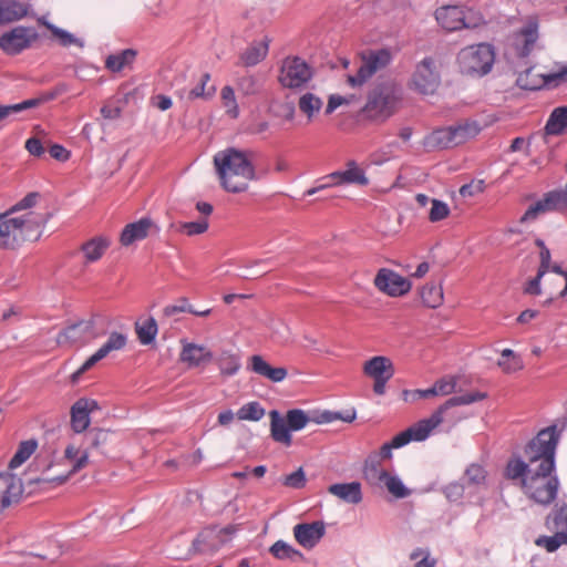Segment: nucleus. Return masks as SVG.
Here are the masks:
<instances>
[{"instance_id": "nucleus-24", "label": "nucleus", "mask_w": 567, "mask_h": 567, "mask_svg": "<svg viewBox=\"0 0 567 567\" xmlns=\"http://www.w3.org/2000/svg\"><path fill=\"white\" fill-rule=\"evenodd\" d=\"M248 369L275 383L284 381L288 374L286 368H274L259 354L250 357Z\"/></svg>"}, {"instance_id": "nucleus-36", "label": "nucleus", "mask_w": 567, "mask_h": 567, "mask_svg": "<svg viewBox=\"0 0 567 567\" xmlns=\"http://www.w3.org/2000/svg\"><path fill=\"white\" fill-rule=\"evenodd\" d=\"M49 31L56 39L59 45L63 48L78 47L80 49H83L85 47L84 39L79 38L70 31L62 29L55 24H49Z\"/></svg>"}, {"instance_id": "nucleus-56", "label": "nucleus", "mask_w": 567, "mask_h": 567, "mask_svg": "<svg viewBox=\"0 0 567 567\" xmlns=\"http://www.w3.org/2000/svg\"><path fill=\"white\" fill-rule=\"evenodd\" d=\"M109 435L110 432L107 430L93 427L89 431L85 439L91 447L99 449L106 443Z\"/></svg>"}, {"instance_id": "nucleus-16", "label": "nucleus", "mask_w": 567, "mask_h": 567, "mask_svg": "<svg viewBox=\"0 0 567 567\" xmlns=\"http://www.w3.org/2000/svg\"><path fill=\"white\" fill-rule=\"evenodd\" d=\"M97 337L99 333L95 331V321L93 319L80 320L60 331L56 337V342L59 344H85Z\"/></svg>"}, {"instance_id": "nucleus-20", "label": "nucleus", "mask_w": 567, "mask_h": 567, "mask_svg": "<svg viewBox=\"0 0 567 567\" xmlns=\"http://www.w3.org/2000/svg\"><path fill=\"white\" fill-rule=\"evenodd\" d=\"M23 492L19 477L11 473H0V513L17 503Z\"/></svg>"}, {"instance_id": "nucleus-7", "label": "nucleus", "mask_w": 567, "mask_h": 567, "mask_svg": "<svg viewBox=\"0 0 567 567\" xmlns=\"http://www.w3.org/2000/svg\"><path fill=\"white\" fill-rule=\"evenodd\" d=\"M237 529L234 525H212L203 528L192 542L189 554L213 555L229 543Z\"/></svg>"}, {"instance_id": "nucleus-3", "label": "nucleus", "mask_w": 567, "mask_h": 567, "mask_svg": "<svg viewBox=\"0 0 567 567\" xmlns=\"http://www.w3.org/2000/svg\"><path fill=\"white\" fill-rule=\"evenodd\" d=\"M0 247L16 248L25 240L40 237L41 221L33 213L17 217H0Z\"/></svg>"}, {"instance_id": "nucleus-59", "label": "nucleus", "mask_w": 567, "mask_h": 567, "mask_svg": "<svg viewBox=\"0 0 567 567\" xmlns=\"http://www.w3.org/2000/svg\"><path fill=\"white\" fill-rule=\"evenodd\" d=\"M456 388V380L454 378H442L437 380L432 389L434 390V395H449L454 392Z\"/></svg>"}, {"instance_id": "nucleus-46", "label": "nucleus", "mask_w": 567, "mask_h": 567, "mask_svg": "<svg viewBox=\"0 0 567 567\" xmlns=\"http://www.w3.org/2000/svg\"><path fill=\"white\" fill-rule=\"evenodd\" d=\"M409 558L415 561L414 567H435L436 558L431 555V550L427 547H416L414 548Z\"/></svg>"}, {"instance_id": "nucleus-14", "label": "nucleus", "mask_w": 567, "mask_h": 567, "mask_svg": "<svg viewBox=\"0 0 567 567\" xmlns=\"http://www.w3.org/2000/svg\"><path fill=\"white\" fill-rule=\"evenodd\" d=\"M398 87L393 83H381L369 94L365 109L375 114H388L398 100Z\"/></svg>"}, {"instance_id": "nucleus-39", "label": "nucleus", "mask_w": 567, "mask_h": 567, "mask_svg": "<svg viewBox=\"0 0 567 567\" xmlns=\"http://www.w3.org/2000/svg\"><path fill=\"white\" fill-rule=\"evenodd\" d=\"M38 442L34 439L22 441L14 455L9 462L10 468H17L21 466L37 450Z\"/></svg>"}, {"instance_id": "nucleus-38", "label": "nucleus", "mask_w": 567, "mask_h": 567, "mask_svg": "<svg viewBox=\"0 0 567 567\" xmlns=\"http://www.w3.org/2000/svg\"><path fill=\"white\" fill-rule=\"evenodd\" d=\"M395 498L403 499L411 495V489L405 486L398 474L388 473L382 481V486Z\"/></svg>"}, {"instance_id": "nucleus-9", "label": "nucleus", "mask_w": 567, "mask_h": 567, "mask_svg": "<svg viewBox=\"0 0 567 567\" xmlns=\"http://www.w3.org/2000/svg\"><path fill=\"white\" fill-rule=\"evenodd\" d=\"M393 54L389 48L370 50L362 55V63L354 75L348 76L351 86H361L377 72L391 64Z\"/></svg>"}, {"instance_id": "nucleus-40", "label": "nucleus", "mask_w": 567, "mask_h": 567, "mask_svg": "<svg viewBox=\"0 0 567 567\" xmlns=\"http://www.w3.org/2000/svg\"><path fill=\"white\" fill-rule=\"evenodd\" d=\"M423 303L429 308H437L443 302V288L434 282L426 284L421 290Z\"/></svg>"}, {"instance_id": "nucleus-2", "label": "nucleus", "mask_w": 567, "mask_h": 567, "mask_svg": "<svg viewBox=\"0 0 567 567\" xmlns=\"http://www.w3.org/2000/svg\"><path fill=\"white\" fill-rule=\"evenodd\" d=\"M256 153L250 150L227 147L214 156V165L223 187L230 193L247 190L246 181L257 178L254 166Z\"/></svg>"}, {"instance_id": "nucleus-53", "label": "nucleus", "mask_w": 567, "mask_h": 567, "mask_svg": "<svg viewBox=\"0 0 567 567\" xmlns=\"http://www.w3.org/2000/svg\"><path fill=\"white\" fill-rule=\"evenodd\" d=\"M431 204L432 207L430 209L429 219L432 223L441 221L450 215V207L445 202L433 198Z\"/></svg>"}, {"instance_id": "nucleus-18", "label": "nucleus", "mask_w": 567, "mask_h": 567, "mask_svg": "<svg viewBox=\"0 0 567 567\" xmlns=\"http://www.w3.org/2000/svg\"><path fill=\"white\" fill-rule=\"evenodd\" d=\"M97 401L81 398L71 406V427L80 434L87 430L91 424V413L99 410Z\"/></svg>"}, {"instance_id": "nucleus-41", "label": "nucleus", "mask_w": 567, "mask_h": 567, "mask_svg": "<svg viewBox=\"0 0 567 567\" xmlns=\"http://www.w3.org/2000/svg\"><path fill=\"white\" fill-rule=\"evenodd\" d=\"M265 409L257 401L244 404L237 411V417L243 421H260L265 415Z\"/></svg>"}, {"instance_id": "nucleus-47", "label": "nucleus", "mask_w": 567, "mask_h": 567, "mask_svg": "<svg viewBox=\"0 0 567 567\" xmlns=\"http://www.w3.org/2000/svg\"><path fill=\"white\" fill-rule=\"evenodd\" d=\"M286 421L291 432H297L307 426V424L310 422V417L301 409H291L287 411Z\"/></svg>"}, {"instance_id": "nucleus-30", "label": "nucleus", "mask_w": 567, "mask_h": 567, "mask_svg": "<svg viewBox=\"0 0 567 567\" xmlns=\"http://www.w3.org/2000/svg\"><path fill=\"white\" fill-rule=\"evenodd\" d=\"M268 50H269V40L268 39H264L261 41H254L241 53L240 59L246 66H255L267 56Z\"/></svg>"}, {"instance_id": "nucleus-10", "label": "nucleus", "mask_w": 567, "mask_h": 567, "mask_svg": "<svg viewBox=\"0 0 567 567\" xmlns=\"http://www.w3.org/2000/svg\"><path fill=\"white\" fill-rule=\"evenodd\" d=\"M440 84L441 75L436 69L434 59L425 56L415 66L411 78V89L422 95H431L436 92Z\"/></svg>"}, {"instance_id": "nucleus-28", "label": "nucleus", "mask_w": 567, "mask_h": 567, "mask_svg": "<svg viewBox=\"0 0 567 567\" xmlns=\"http://www.w3.org/2000/svg\"><path fill=\"white\" fill-rule=\"evenodd\" d=\"M389 472L380 465L378 454H370L363 462L362 475L370 486L381 487L382 481Z\"/></svg>"}, {"instance_id": "nucleus-26", "label": "nucleus", "mask_w": 567, "mask_h": 567, "mask_svg": "<svg viewBox=\"0 0 567 567\" xmlns=\"http://www.w3.org/2000/svg\"><path fill=\"white\" fill-rule=\"evenodd\" d=\"M328 492L351 505H357L363 499L362 485L358 481L331 484L328 487Z\"/></svg>"}, {"instance_id": "nucleus-8", "label": "nucleus", "mask_w": 567, "mask_h": 567, "mask_svg": "<svg viewBox=\"0 0 567 567\" xmlns=\"http://www.w3.org/2000/svg\"><path fill=\"white\" fill-rule=\"evenodd\" d=\"M476 128L466 123L434 130L423 140V146L427 151L444 150L464 143L475 135Z\"/></svg>"}, {"instance_id": "nucleus-58", "label": "nucleus", "mask_w": 567, "mask_h": 567, "mask_svg": "<svg viewBox=\"0 0 567 567\" xmlns=\"http://www.w3.org/2000/svg\"><path fill=\"white\" fill-rule=\"evenodd\" d=\"M87 460H89L87 453L86 452L82 453L80 456H78L74 460L72 468L66 474L52 477L49 481L56 482L59 484L64 483L72 474H74L75 472L83 468L85 466V464L87 463Z\"/></svg>"}, {"instance_id": "nucleus-32", "label": "nucleus", "mask_w": 567, "mask_h": 567, "mask_svg": "<svg viewBox=\"0 0 567 567\" xmlns=\"http://www.w3.org/2000/svg\"><path fill=\"white\" fill-rule=\"evenodd\" d=\"M567 130V106H559L550 113L545 131L548 135H560Z\"/></svg>"}, {"instance_id": "nucleus-34", "label": "nucleus", "mask_w": 567, "mask_h": 567, "mask_svg": "<svg viewBox=\"0 0 567 567\" xmlns=\"http://www.w3.org/2000/svg\"><path fill=\"white\" fill-rule=\"evenodd\" d=\"M135 330L138 341L144 346H148L155 341L158 332V326L156 320L153 317H150L145 320L136 321Z\"/></svg>"}, {"instance_id": "nucleus-31", "label": "nucleus", "mask_w": 567, "mask_h": 567, "mask_svg": "<svg viewBox=\"0 0 567 567\" xmlns=\"http://www.w3.org/2000/svg\"><path fill=\"white\" fill-rule=\"evenodd\" d=\"M137 56V51L134 49H125L118 53L110 54L105 59V68L113 72L118 73L125 66L132 64Z\"/></svg>"}, {"instance_id": "nucleus-37", "label": "nucleus", "mask_w": 567, "mask_h": 567, "mask_svg": "<svg viewBox=\"0 0 567 567\" xmlns=\"http://www.w3.org/2000/svg\"><path fill=\"white\" fill-rule=\"evenodd\" d=\"M269 553L279 560H296L303 558V555L299 549L295 548L292 545L281 539L275 542L270 546Z\"/></svg>"}, {"instance_id": "nucleus-29", "label": "nucleus", "mask_w": 567, "mask_h": 567, "mask_svg": "<svg viewBox=\"0 0 567 567\" xmlns=\"http://www.w3.org/2000/svg\"><path fill=\"white\" fill-rule=\"evenodd\" d=\"M270 433L275 442L290 446L292 443L291 430L278 410H271L270 413Z\"/></svg>"}, {"instance_id": "nucleus-62", "label": "nucleus", "mask_w": 567, "mask_h": 567, "mask_svg": "<svg viewBox=\"0 0 567 567\" xmlns=\"http://www.w3.org/2000/svg\"><path fill=\"white\" fill-rule=\"evenodd\" d=\"M546 275L540 270H537V274L534 278L529 279L523 288L525 295L529 296H539L542 293V279Z\"/></svg>"}, {"instance_id": "nucleus-64", "label": "nucleus", "mask_w": 567, "mask_h": 567, "mask_svg": "<svg viewBox=\"0 0 567 567\" xmlns=\"http://www.w3.org/2000/svg\"><path fill=\"white\" fill-rule=\"evenodd\" d=\"M193 311V306L188 302L187 298H181L176 305H168L164 308V315L172 317L176 313Z\"/></svg>"}, {"instance_id": "nucleus-55", "label": "nucleus", "mask_w": 567, "mask_h": 567, "mask_svg": "<svg viewBox=\"0 0 567 567\" xmlns=\"http://www.w3.org/2000/svg\"><path fill=\"white\" fill-rule=\"evenodd\" d=\"M210 80L209 73H204L198 82L188 93V97L190 100H195L198 97H209L214 94L215 89L212 87V90L206 91V85L208 81Z\"/></svg>"}, {"instance_id": "nucleus-33", "label": "nucleus", "mask_w": 567, "mask_h": 567, "mask_svg": "<svg viewBox=\"0 0 567 567\" xmlns=\"http://www.w3.org/2000/svg\"><path fill=\"white\" fill-rule=\"evenodd\" d=\"M544 81H538L532 87L557 89L567 83V64H558L557 68L543 74Z\"/></svg>"}, {"instance_id": "nucleus-12", "label": "nucleus", "mask_w": 567, "mask_h": 567, "mask_svg": "<svg viewBox=\"0 0 567 567\" xmlns=\"http://www.w3.org/2000/svg\"><path fill=\"white\" fill-rule=\"evenodd\" d=\"M363 373L373 380V392L377 395H384L386 383L395 373L392 360L385 355H375L367 360L362 367Z\"/></svg>"}, {"instance_id": "nucleus-52", "label": "nucleus", "mask_w": 567, "mask_h": 567, "mask_svg": "<svg viewBox=\"0 0 567 567\" xmlns=\"http://www.w3.org/2000/svg\"><path fill=\"white\" fill-rule=\"evenodd\" d=\"M466 488L470 487L461 478L460 481H455L445 485L443 487V493L450 502L460 503L465 495Z\"/></svg>"}, {"instance_id": "nucleus-57", "label": "nucleus", "mask_w": 567, "mask_h": 567, "mask_svg": "<svg viewBox=\"0 0 567 567\" xmlns=\"http://www.w3.org/2000/svg\"><path fill=\"white\" fill-rule=\"evenodd\" d=\"M209 227L208 220L202 218L195 221H185L181 225V230L188 236H196L204 234Z\"/></svg>"}, {"instance_id": "nucleus-17", "label": "nucleus", "mask_w": 567, "mask_h": 567, "mask_svg": "<svg viewBox=\"0 0 567 567\" xmlns=\"http://www.w3.org/2000/svg\"><path fill=\"white\" fill-rule=\"evenodd\" d=\"M293 537L305 549L315 548L326 535V524L322 520L299 523L295 525Z\"/></svg>"}, {"instance_id": "nucleus-61", "label": "nucleus", "mask_w": 567, "mask_h": 567, "mask_svg": "<svg viewBox=\"0 0 567 567\" xmlns=\"http://www.w3.org/2000/svg\"><path fill=\"white\" fill-rule=\"evenodd\" d=\"M497 365L502 369L504 373H515L524 369V361L522 357H514V359H499L497 361Z\"/></svg>"}, {"instance_id": "nucleus-13", "label": "nucleus", "mask_w": 567, "mask_h": 567, "mask_svg": "<svg viewBox=\"0 0 567 567\" xmlns=\"http://www.w3.org/2000/svg\"><path fill=\"white\" fill-rule=\"evenodd\" d=\"M567 208V192L551 190L530 205L520 218L522 223L535 220L539 215Z\"/></svg>"}, {"instance_id": "nucleus-44", "label": "nucleus", "mask_w": 567, "mask_h": 567, "mask_svg": "<svg viewBox=\"0 0 567 567\" xmlns=\"http://www.w3.org/2000/svg\"><path fill=\"white\" fill-rule=\"evenodd\" d=\"M109 354L107 350H105L102 346L90 357L87 358L83 363L82 365L76 370L74 371L72 374H71V381L73 383H76L82 374L84 372H86L87 370H90L93 365H95L99 361H101L102 359H104L106 355Z\"/></svg>"}, {"instance_id": "nucleus-49", "label": "nucleus", "mask_w": 567, "mask_h": 567, "mask_svg": "<svg viewBox=\"0 0 567 567\" xmlns=\"http://www.w3.org/2000/svg\"><path fill=\"white\" fill-rule=\"evenodd\" d=\"M534 68H528L524 72H520L516 79V85L525 91H538L543 87H532L533 84L538 81H544L543 74H537L533 72Z\"/></svg>"}, {"instance_id": "nucleus-22", "label": "nucleus", "mask_w": 567, "mask_h": 567, "mask_svg": "<svg viewBox=\"0 0 567 567\" xmlns=\"http://www.w3.org/2000/svg\"><path fill=\"white\" fill-rule=\"evenodd\" d=\"M329 178L333 179L334 184L338 186L342 185H360L367 186L369 185V178L365 175L364 169H362L358 163L353 159L348 161L346 164V169L343 171H334L329 174Z\"/></svg>"}, {"instance_id": "nucleus-60", "label": "nucleus", "mask_w": 567, "mask_h": 567, "mask_svg": "<svg viewBox=\"0 0 567 567\" xmlns=\"http://www.w3.org/2000/svg\"><path fill=\"white\" fill-rule=\"evenodd\" d=\"M485 182L483 179H473L472 182L464 184L460 188V194L462 197H473L477 194H481L485 190Z\"/></svg>"}, {"instance_id": "nucleus-19", "label": "nucleus", "mask_w": 567, "mask_h": 567, "mask_svg": "<svg viewBox=\"0 0 567 567\" xmlns=\"http://www.w3.org/2000/svg\"><path fill=\"white\" fill-rule=\"evenodd\" d=\"M539 24L536 19H529L515 35V50L519 58H527L538 40Z\"/></svg>"}, {"instance_id": "nucleus-43", "label": "nucleus", "mask_w": 567, "mask_h": 567, "mask_svg": "<svg viewBox=\"0 0 567 567\" xmlns=\"http://www.w3.org/2000/svg\"><path fill=\"white\" fill-rule=\"evenodd\" d=\"M322 107V101L317 95L308 92L300 96L299 109L311 118Z\"/></svg>"}, {"instance_id": "nucleus-54", "label": "nucleus", "mask_w": 567, "mask_h": 567, "mask_svg": "<svg viewBox=\"0 0 567 567\" xmlns=\"http://www.w3.org/2000/svg\"><path fill=\"white\" fill-rule=\"evenodd\" d=\"M127 343V336L122 332H112L110 333L107 340L102 344V347L107 350L109 353L112 351H118L125 348Z\"/></svg>"}, {"instance_id": "nucleus-25", "label": "nucleus", "mask_w": 567, "mask_h": 567, "mask_svg": "<svg viewBox=\"0 0 567 567\" xmlns=\"http://www.w3.org/2000/svg\"><path fill=\"white\" fill-rule=\"evenodd\" d=\"M153 221L148 217H143L136 221L127 224L120 236V241L127 247L135 241L145 239L148 236Z\"/></svg>"}, {"instance_id": "nucleus-5", "label": "nucleus", "mask_w": 567, "mask_h": 567, "mask_svg": "<svg viewBox=\"0 0 567 567\" xmlns=\"http://www.w3.org/2000/svg\"><path fill=\"white\" fill-rule=\"evenodd\" d=\"M495 62V50L489 43L472 44L463 48L457 54L460 72L472 78L488 74Z\"/></svg>"}, {"instance_id": "nucleus-50", "label": "nucleus", "mask_w": 567, "mask_h": 567, "mask_svg": "<svg viewBox=\"0 0 567 567\" xmlns=\"http://www.w3.org/2000/svg\"><path fill=\"white\" fill-rule=\"evenodd\" d=\"M39 104V99H29L16 104L0 105V121L12 114L35 107Z\"/></svg>"}, {"instance_id": "nucleus-4", "label": "nucleus", "mask_w": 567, "mask_h": 567, "mask_svg": "<svg viewBox=\"0 0 567 567\" xmlns=\"http://www.w3.org/2000/svg\"><path fill=\"white\" fill-rule=\"evenodd\" d=\"M486 396L487 394L485 392L473 391L450 398L440 405L430 417L420 420L412 426L408 427L409 431H411V436H413L412 440L414 442L425 441L432 431L443 422L444 413L449 409L460 405H468L482 401L486 399Z\"/></svg>"}, {"instance_id": "nucleus-1", "label": "nucleus", "mask_w": 567, "mask_h": 567, "mask_svg": "<svg viewBox=\"0 0 567 567\" xmlns=\"http://www.w3.org/2000/svg\"><path fill=\"white\" fill-rule=\"evenodd\" d=\"M561 430L551 424L540 430L524 446V457L514 454L506 463L504 476L517 482L523 493L534 503L549 506L560 487L556 471V451Z\"/></svg>"}, {"instance_id": "nucleus-42", "label": "nucleus", "mask_w": 567, "mask_h": 567, "mask_svg": "<svg viewBox=\"0 0 567 567\" xmlns=\"http://www.w3.org/2000/svg\"><path fill=\"white\" fill-rule=\"evenodd\" d=\"M241 367L238 355L224 351L219 358V369L221 374L231 377L235 375Z\"/></svg>"}, {"instance_id": "nucleus-48", "label": "nucleus", "mask_w": 567, "mask_h": 567, "mask_svg": "<svg viewBox=\"0 0 567 567\" xmlns=\"http://www.w3.org/2000/svg\"><path fill=\"white\" fill-rule=\"evenodd\" d=\"M535 544L546 548L548 553L556 551L563 544H567V533H556L553 536H539Z\"/></svg>"}, {"instance_id": "nucleus-23", "label": "nucleus", "mask_w": 567, "mask_h": 567, "mask_svg": "<svg viewBox=\"0 0 567 567\" xmlns=\"http://www.w3.org/2000/svg\"><path fill=\"white\" fill-rule=\"evenodd\" d=\"M181 361L189 368H197L210 362L214 358L213 352L203 344L193 342H183Z\"/></svg>"}, {"instance_id": "nucleus-21", "label": "nucleus", "mask_w": 567, "mask_h": 567, "mask_svg": "<svg viewBox=\"0 0 567 567\" xmlns=\"http://www.w3.org/2000/svg\"><path fill=\"white\" fill-rule=\"evenodd\" d=\"M435 19L446 31H457L468 28L465 22V13L462 7L443 6L436 9Z\"/></svg>"}, {"instance_id": "nucleus-11", "label": "nucleus", "mask_w": 567, "mask_h": 567, "mask_svg": "<svg viewBox=\"0 0 567 567\" xmlns=\"http://www.w3.org/2000/svg\"><path fill=\"white\" fill-rule=\"evenodd\" d=\"M313 76L311 66L299 56L286 58L282 62L279 81L289 89L303 87Z\"/></svg>"}, {"instance_id": "nucleus-45", "label": "nucleus", "mask_w": 567, "mask_h": 567, "mask_svg": "<svg viewBox=\"0 0 567 567\" xmlns=\"http://www.w3.org/2000/svg\"><path fill=\"white\" fill-rule=\"evenodd\" d=\"M486 478V471L483 466L478 464H471L466 471L464 477L462 480L468 487L476 488L477 486L484 484Z\"/></svg>"}, {"instance_id": "nucleus-6", "label": "nucleus", "mask_w": 567, "mask_h": 567, "mask_svg": "<svg viewBox=\"0 0 567 567\" xmlns=\"http://www.w3.org/2000/svg\"><path fill=\"white\" fill-rule=\"evenodd\" d=\"M41 40L37 27L14 24L0 33V50L8 56H17L34 49Z\"/></svg>"}, {"instance_id": "nucleus-51", "label": "nucleus", "mask_w": 567, "mask_h": 567, "mask_svg": "<svg viewBox=\"0 0 567 567\" xmlns=\"http://www.w3.org/2000/svg\"><path fill=\"white\" fill-rule=\"evenodd\" d=\"M39 198V193L31 192L27 194L22 199L17 202L7 212L0 214V217H8L21 210H28L35 206Z\"/></svg>"}, {"instance_id": "nucleus-63", "label": "nucleus", "mask_w": 567, "mask_h": 567, "mask_svg": "<svg viewBox=\"0 0 567 567\" xmlns=\"http://www.w3.org/2000/svg\"><path fill=\"white\" fill-rule=\"evenodd\" d=\"M284 484L292 488H302L306 485V475L302 467L290 473L284 478Z\"/></svg>"}, {"instance_id": "nucleus-35", "label": "nucleus", "mask_w": 567, "mask_h": 567, "mask_svg": "<svg viewBox=\"0 0 567 567\" xmlns=\"http://www.w3.org/2000/svg\"><path fill=\"white\" fill-rule=\"evenodd\" d=\"M110 240L106 237L99 236L86 241L82 246V251L87 261L93 262L99 260L104 251L109 248Z\"/></svg>"}, {"instance_id": "nucleus-27", "label": "nucleus", "mask_w": 567, "mask_h": 567, "mask_svg": "<svg viewBox=\"0 0 567 567\" xmlns=\"http://www.w3.org/2000/svg\"><path fill=\"white\" fill-rule=\"evenodd\" d=\"M31 6L18 0H0V25L10 24L29 16Z\"/></svg>"}, {"instance_id": "nucleus-15", "label": "nucleus", "mask_w": 567, "mask_h": 567, "mask_svg": "<svg viewBox=\"0 0 567 567\" xmlns=\"http://www.w3.org/2000/svg\"><path fill=\"white\" fill-rule=\"evenodd\" d=\"M374 286L382 292L390 297H400L411 290V281L391 270L389 268H381L374 277Z\"/></svg>"}]
</instances>
